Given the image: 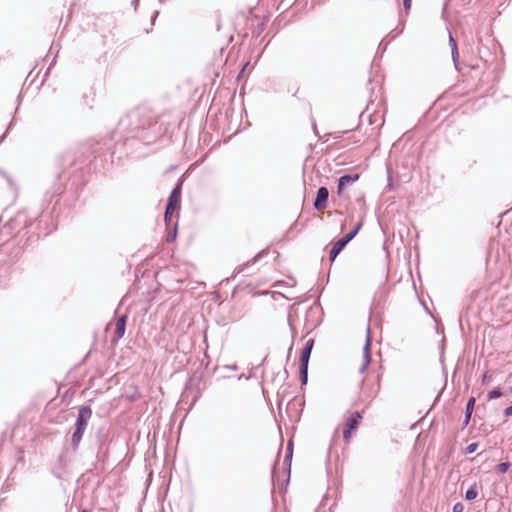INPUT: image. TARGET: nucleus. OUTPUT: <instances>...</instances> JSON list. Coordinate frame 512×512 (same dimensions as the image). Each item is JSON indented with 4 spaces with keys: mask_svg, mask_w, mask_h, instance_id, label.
<instances>
[{
    "mask_svg": "<svg viewBox=\"0 0 512 512\" xmlns=\"http://www.w3.org/2000/svg\"><path fill=\"white\" fill-rule=\"evenodd\" d=\"M510 467L511 464L509 462H501L496 466L495 470L498 473L504 474L509 470Z\"/></svg>",
    "mask_w": 512,
    "mask_h": 512,
    "instance_id": "a878e982",
    "label": "nucleus"
},
{
    "mask_svg": "<svg viewBox=\"0 0 512 512\" xmlns=\"http://www.w3.org/2000/svg\"><path fill=\"white\" fill-rule=\"evenodd\" d=\"M267 254H268V251L264 249V250L260 251L258 254H256L252 259H250L246 263L237 266L234 270L232 277H235L237 274L243 272L248 267L254 265L257 261H259L262 257H264Z\"/></svg>",
    "mask_w": 512,
    "mask_h": 512,
    "instance_id": "4468645a",
    "label": "nucleus"
},
{
    "mask_svg": "<svg viewBox=\"0 0 512 512\" xmlns=\"http://www.w3.org/2000/svg\"><path fill=\"white\" fill-rule=\"evenodd\" d=\"M16 236V232L14 229L6 230V223L3 225V227L0 229V244H4L7 242L10 238Z\"/></svg>",
    "mask_w": 512,
    "mask_h": 512,
    "instance_id": "aec40b11",
    "label": "nucleus"
},
{
    "mask_svg": "<svg viewBox=\"0 0 512 512\" xmlns=\"http://www.w3.org/2000/svg\"><path fill=\"white\" fill-rule=\"evenodd\" d=\"M449 44L451 47L452 60L455 64V66H457L458 59H459V52H458L457 42H456L455 38L452 36L451 32H449Z\"/></svg>",
    "mask_w": 512,
    "mask_h": 512,
    "instance_id": "6ab92c4d",
    "label": "nucleus"
},
{
    "mask_svg": "<svg viewBox=\"0 0 512 512\" xmlns=\"http://www.w3.org/2000/svg\"><path fill=\"white\" fill-rule=\"evenodd\" d=\"M502 395H503L502 390L499 387H497V388H494L493 390L489 391L487 394V397L489 400H492V399L499 398Z\"/></svg>",
    "mask_w": 512,
    "mask_h": 512,
    "instance_id": "393cba45",
    "label": "nucleus"
},
{
    "mask_svg": "<svg viewBox=\"0 0 512 512\" xmlns=\"http://www.w3.org/2000/svg\"><path fill=\"white\" fill-rule=\"evenodd\" d=\"M176 237H177V224H174L173 229H171L166 236V241L168 243H171L176 239Z\"/></svg>",
    "mask_w": 512,
    "mask_h": 512,
    "instance_id": "bb28decb",
    "label": "nucleus"
},
{
    "mask_svg": "<svg viewBox=\"0 0 512 512\" xmlns=\"http://www.w3.org/2000/svg\"><path fill=\"white\" fill-rule=\"evenodd\" d=\"M44 218L45 210L42 211L39 217H31L29 216L27 210H21L6 222V230L14 229L17 234L23 229H30L34 225V222H37L38 227H40V224L44 221Z\"/></svg>",
    "mask_w": 512,
    "mask_h": 512,
    "instance_id": "7ed1b4c3",
    "label": "nucleus"
},
{
    "mask_svg": "<svg viewBox=\"0 0 512 512\" xmlns=\"http://www.w3.org/2000/svg\"><path fill=\"white\" fill-rule=\"evenodd\" d=\"M475 403H476L475 397H470L468 399V401L466 403V407H465V416H464V420L462 423V429H464L468 426V424L471 420V416L474 411Z\"/></svg>",
    "mask_w": 512,
    "mask_h": 512,
    "instance_id": "dca6fc26",
    "label": "nucleus"
},
{
    "mask_svg": "<svg viewBox=\"0 0 512 512\" xmlns=\"http://www.w3.org/2000/svg\"><path fill=\"white\" fill-rule=\"evenodd\" d=\"M478 448V443L476 442H473V443H470L466 448H465V451L464 453L466 455H470V454H473Z\"/></svg>",
    "mask_w": 512,
    "mask_h": 512,
    "instance_id": "cd10ccee",
    "label": "nucleus"
},
{
    "mask_svg": "<svg viewBox=\"0 0 512 512\" xmlns=\"http://www.w3.org/2000/svg\"><path fill=\"white\" fill-rule=\"evenodd\" d=\"M505 417H511L512 416V404L508 407H506L503 411Z\"/></svg>",
    "mask_w": 512,
    "mask_h": 512,
    "instance_id": "473e14b6",
    "label": "nucleus"
},
{
    "mask_svg": "<svg viewBox=\"0 0 512 512\" xmlns=\"http://www.w3.org/2000/svg\"><path fill=\"white\" fill-rule=\"evenodd\" d=\"M96 442L98 446L108 445L109 443V431L106 426H101L96 432Z\"/></svg>",
    "mask_w": 512,
    "mask_h": 512,
    "instance_id": "a211bd4d",
    "label": "nucleus"
},
{
    "mask_svg": "<svg viewBox=\"0 0 512 512\" xmlns=\"http://www.w3.org/2000/svg\"><path fill=\"white\" fill-rule=\"evenodd\" d=\"M479 492L477 483H473L465 492V499L468 501H472L477 498Z\"/></svg>",
    "mask_w": 512,
    "mask_h": 512,
    "instance_id": "4be33fe9",
    "label": "nucleus"
},
{
    "mask_svg": "<svg viewBox=\"0 0 512 512\" xmlns=\"http://www.w3.org/2000/svg\"><path fill=\"white\" fill-rule=\"evenodd\" d=\"M313 129H314V133H315L316 135H318V131H317V128H316V124H315V123L313 124Z\"/></svg>",
    "mask_w": 512,
    "mask_h": 512,
    "instance_id": "a19ab883",
    "label": "nucleus"
},
{
    "mask_svg": "<svg viewBox=\"0 0 512 512\" xmlns=\"http://www.w3.org/2000/svg\"><path fill=\"white\" fill-rule=\"evenodd\" d=\"M70 463L71 458L68 456L67 451L62 452L58 456L57 461L51 468L52 474L58 479L62 478L63 474L66 472V469Z\"/></svg>",
    "mask_w": 512,
    "mask_h": 512,
    "instance_id": "39448f33",
    "label": "nucleus"
},
{
    "mask_svg": "<svg viewBox=\"0 0 512 512\" xmlns=\"http://www.w3.org/2000/svg\"><path fill=\"white\" fill-rule=\"evenodd\" d=\"M447 2H448V0H446V1H445V4H444V6H445V7H446V5H447Z\"/></svg>",
    "mask_w": 512,
    "mask_h": 512,
    "instance_id": "a18cd8bd",
    "label": "nucleus"
},
{
    "mask_svg": "<svg viewBox=\"0 0 512 512\" xmlns=\"http://www.w3.org/2000/svg\"><path fill=\"white\" fill-rule=\"evenodd\" d=\"M227 368L229 369H232V370H236L237 369V366L236 365H232V366H226Z\"/></svg>",
    "mask_w": 512,
    "mask_h": 512,
    "instance_id": "ea45409f",
    "label": "nucleus"
},
{
    "mask_svg": "<svg viewBox=\"0 0 512 512\" xmlns=\"http://www.w3.org/2000/svg\"><path fill=\"white\" fill-rule=\"evenodd\" d=\"M177 209V207L175 206H172L170 209H169V205L166 204V207H165V212H164V221L166 223V225L169 227L170 224H171V221H172V215H173V212Z\"/></svg>",
    "mask_w": 512,
    "mask_h": 512,
    "instance_id": "b1692460",
    "label": "nucleus"
},
{
    "mask_svg": "<svg viewBox=\"0 0 512 512\" xmlns=\"http://www.w3.org/2000/svg\"><path fill=\"white\" fill-rule=\"evenodd\" d=\"M128 316L126 314L121 315L115 324V337L116 339H121L126 331V323Z\"/></svg>",
    "mask_w": 512,
    "mask_h": 512,
    "instance_id": "f3484780",
    "label": "nucleus"
},
{
    "mask_svg": "<svg viewBox=\"0 0 512 512\" xmlns=\"http://www.w3.org/2000/svg\"><path fill=\"white\" fill-rule=\"evenodd\" d=\"M411 5H412V0H403V6H404V10H405L406 14L409 13V11L411 9Z\"/></svg>",
    "mask_w": 512,
    "mask_h": 512,
    "instance_id": "7c9ffc66",
    "label": "nucleus"
},
{
    "mask_svg": "<svg viewBox=\"0 0 512 512\" xmlns=\"http://www.w3.org/2000/svg\"><path fill=\"white\" fill-rule=\"evenodd\" d=\"M329 198V190L325 186L319 187L315 200L313 202V207L317 211H322L327 207Z\"/></svg>",
    "mask_w": 512,
    "mask_h": 512,
    "instance_id": "6e6552de",
    "label": "nucleus"
},
{
    "mask_svg": "<svg viewBox=\"0 0 512 512\" xmlns=\"http://www.w3.org/2000/svg\"><path fill=\"white\" fill-rule=\"evenodd\" d=\"M359 179V174H344L338 179L337 193L340 195L344 188Z\"/></svg>",
    "mask_w": 512,
    "mask_h": 512,
    "instance_id": "f8f14e48",
    "label": "nucleus"
},
{
    "mask_svg": "<svg viewBox=\"0 0 512 512\" xmlns=\"http://www.w3.org/2000/svg\"><path fill=\"white\" fill-rule=\"evenodd\" d=\"M487 380V373H485L482 377V383H485Z\"/></svg>",
    "mask_w": 512,
    "mask_h": 512,
    "instance_id": "58836bf2",
    "label": "nucleus"
},
{
    "mask_svg": "<svg viewBox=\"0 0 512 512\" xmlns=\"http://www.w3.org/2000/svg\"><path fill=\"white\" fill-rule=\"evenodd\" d=\"M51 230H47L44 232L45 235H48L50 233Z\"/></svg>",
    "mask_w": 512,
    "mask_h": 512,
    "instance_id": "37998d69",
    "label": "nucleus"
},
{
    "mask_svg": "<svg viewBox=\"0 0 512 512\" xmlns=\"http://www.w3.org/2000/svg\"><path fill=\"white\" fill-rule=\"evenodd\" d=\"M109 448L108 445H101L97 447L96 458L98 461L104 463L108 457Z\"/></svg>",
    "mask_w": 512,
    "mask_h": 512,
    "instance_id": "412c9836",
    "label": "nucleus"
},
{
    "mask_svg": "<svg viewBox=\"0 0 512 512\" xmlns=\"http://www.w3.org/2000/svg\"><path fill=\"white\" fill-rule=\"evenodd\" d=\"M92 417V409L89 405H83L78 409V415L75 424L83 429H87L88 423Z\"/></svg>",
    "mask_w": 512,
    "mask_h": 512,
    "instance_id": "1a4fd4ad",
    "label": "nucleus"
},
{
    "mask_svg": "<svg viewBox=\"0 0 512 512\" xmlns=\"http://www.w3.org/2000/svg\"><path fill=\"white\" fill-rule=\"evenodd\" d=\"M169 123L165 115H160L147 106H139L129 111L118 123V133L128 151L137 150V145L156 142L168 131Z\"/></svg>",
    "mask_w": 512,
    "mask_h": 512,
    "instance_id": "f257e3e1",
    "label": "nucleus"
},
{
    "mask_svg": "<svg viewBox=\"0 0 512 512\" xmlns=\"http://www.w3.org/2000/svg\"><path fill=\"white\" fill-rule=\"evenodd\" d=\"M371 335L370 329L367 328L366 342L363 347V363L359 367V373L363 374L366 372L370 362H371Z\"/></svg>",
    "mask_w": 512,
    "mask_h": 512,
    "instance_id": "0eeeda50",
    "label": "nucleus"
},
{
    "mask_svg": "<svg viewBox=\"0 0 512 512\" xmlns=\"http://www.w3.org/2000/svg\"><path fill=\"white\" fill-rule=\"evenodd\" d=\"M384 41H385V39H383V40L380 42V45H379V47H381L382 45H384V46H383V50H385V49H386V47H387L388 43L390 42V40H389L388 42H386L385 44H384Z\"/></svg>",
    "mask_w": 512,
    "mask_h": 512,
    "instance_id": "c9c22d12",
    "label": "nucleus"
},
{
    "mask_svg": "<svg viewBox=\"0 0 512 512\" xmlns=\"http://www.w3.org/2000/svg\"><path fill=\"white\" fill-rule=\"evenodd\" d=\"M314 339L310 338L306 341L304 347L301 350L300 361H299V376L301 385H306L308 382V366L310 356L314 347Z\"/></svg>",
    "mask_w": 512,
    "mask_h": 512,
    "instance_id": "20e7f679",
    "label": "nucleus"
},
{
    "mask_svg": "<svg viewBox=\"0 0 512 512\" xmlns=\"http://www.w3.org/2000/svg\"><path fill=\"white\" fill-rule=\"evenodd\" d=\"M158 13L159 12H155L154 17L152 18L153 21H154L155 17H157Z\"/></svg>",
    "mask_w": 512,
    "mask_h": 512,
    "instance_id": "79ce46f5",
    "label": "nucleus"
},
{
    "mask_svg": "<svg viewBox=\"0 0 512 512\" xmlns=\"http://www.w3.org/2000/svg\"><path fill=\"white\" fill-rule=\"evenodd\" d=\"M348 140H349V143H358L360 141V139L356 138L355 135H352L351 137H349Z\"/></svg>",
    "mask_w": 512,
    "mask_h": 512,
    "instance_id": "72a5a7b5",
    "label": "nucleus"
},
{
    "mask_svg": "<svg viewBox=\"0 0 512 512\" xmlns=\"http://www.w3.org/2000/svg\"><path fill=\"white\" fill-rule=\"evenodd\" d=\"M362 226H363L362 221L358 222L351 231H349L347 234H345L343 236L345 238V240H347L348 242L352 241L355 238V236L358 234V232L360 231Z\"/></svg>",
    "mask_w": 512,
    "mask_h": 512,
    "instance_id": "5701e85b",
    "label": "nucleus"
},
{
    "mask_svg": "<svg viewBox=\"0 0 512 512\" xmlns=\"http://www.w3.org/2000/svg\"><path fill=\"white\" fill-rule=\"evenodd\" d=\"M349 242L344 237L338 239L332 246L329 252V260L333 262L337 256L344 250Z\"/></svg>",
    "mask_w": 512,
    "mask_h": 512,
    "instance_id": "ddd939ff",
    "label": "nucleus"
},
{
    "mask_svg": "<svg viewBox=\"0 0 512 512\" xmlns=\"http://www.w3.org/2000/svg\"><path fill=\"white\" fill-rule=\"evenodd\" d=\"M510 391L512 392V387L510 388Z\"/></svg>",
    "mask_w": 512,
    "mask_h": 512,
    "instance_id": "49530a36",
    "label": "nucleus"
},
{
    "mask_svg": "<svg viewBox=\"0 0 512 512\" xmlns=\"http://www.w3.org/2000/svg\"><path fill=\"white\" fill-rule=\"evenodd\" d=\"M349 132V130H345V131H338V132H334V133H329V134H326V136L328 137H333L334 139H339L341 137H343L344 134H347Z\"/></svg>",
    "mask_w": 512,
    "mask_h": 512,
    "instance_id": "c85d7f7f",
    "label": "nucleus"
},
{
    "mask_svg": "<svg viewBox=\"0 0 512 512\" xmlns=\"http://www.w3.org/2000/svg\"><path fill=\"white\" fill-rule=\"evenodd\" d=\"M65 162L67 163V167L59 174L58 182L53 185V187L46 192L45 201H48L49 204L53 202L55 199V204L58 203L59 197L64 193V180L69 181L70 190L73 194H76L77 191L84 185V168L86 167V163L84 160L79 161L74 155L69 154L65 158Z\"/></svg>",
    "mask_w": 512,
    "mask_h": 512,
    "instance_id": "f03ea898",
    "label": "nucleus"
},
{
    "mask_svg": "<svg viewBox=\"0 0 512 512\" xmlns=\"http://www.w3.org/2000/svg\"><path fill=\"white\" fill-rule=\"evenodd\" d=\"M139 1H140V0H133V1L131 2V5L134 7V9H135V10H136V9H137V7H138Z\"/></svg>",
    "mask_w": 512,
    "mask_h": 512,
    "instance_id": "f704fd0d",
    "label": "nucleus"
},
{
    "mask_svg": "<svg viewBox=\"0 0 512 512\" xmlns=\"http://www.w3.org/2000/svg\"><path fill=\"white\" fill-rule=\"evenodd\" d=\"M464 505L461 502H457L453 505L452 511L453 512H463Z\"/></svg>",
    "mask_w": 512,
    "mask_h": 512,
    "instance_id": "c756f323",
    "label": "nucleus"
},
{
    "mask_svg": "<svg viewBox=\"0 0 512 512\" xmlns=\"http://www.w3.org/2000/svg\"><path fill=\"white\" fill-rule=\"evenodd\" d=\"M292 455H293V443L290 441L287 445L285 457L283 460L284 470L287 473L286 483H288L289 478H290Z\"/></svg>",
    "mask_w": 512,
    "mask_h": 512,
    "instance_id": "2eb2a0df",
    "label": "nucleus"
},
{
    "mask_svg": "<svg viewBox=\"0 0 512 512\" xmlns=\"http://www.w3.org/2000/svg\"><path fill=\"white\" fill-rule=\"evenodd\" d=\"M266 359H267V357L263 358L262 363H261V364H259V365H257V366L255 367V369H256V370L260 369V368L263 366V364L265 363Z\"/></svg>",
    "mask_w": 512,
    "mask_h": 512,
    "instance_id": "e433bc0d",
    "label": "nucleus"
},
{
    "mask_svg": "<svg viewBox=\"0 0 512 512\" xmlns=\"http://www.w3.org/2000/svg\"><path fill=\"white\" fill-rule=\"evenodd\" d=\"M85 433V429L80 427L77 424H74V431L71 435L70 444H71V450L73 452H76L79 449L81 440L83 438V435Z\"/></svg>",
    "mask_w": 512,
    "mask_h": 512,
    "instance_id": "9b49d317",
    "label": "nucleus"
},
{
    "mask_svg": "<svg viewBox=\"0 0 512 512\" xmlns=\"http://www.w3.org/2000/svg\"><path fill=\"white\" fill-rule=\"evenodd\" d=\"M361 419H362V416L359 411L353 412L348 417V419L345 422L344 429H343V438L345 441H348V439L351 436V433L354 432L358 428Z\"/></svg>",
    "mask_w": 512,
    "mask_h": 512,
    "instance_id": "423d86ee",
    "label": "nucleus"
},
{
    "mask_svg": "<svg viewBox=\"0 0 512 512\" xmlns=\"http://www.w3.org/2000/svg\"><path fill=\"white\" fill-rule=\"evenodd\" d=\"M181 192H182V181H179L175 187L170 192V195L167 200V205H169V209L172 206L179 208L180 200H181Z\"/></svg>",
    "mask_w": 512,
    "mask_h": 512,
    "instance_id": "9d476101",
    "label": "nucleus"
},
{
    "mask_svg": "<svg viewBox=\"0 0 512 512\" xmlns=\"http://www.w3.org/2000/svg\"><path fill=\"white\" fill-rule=\"evenodd\" d=\"M32 234H35V233H34V232H32ZM39 236H40V234H37L35 241H37V240L39 239ZM33 238H34V235H30V236H28L24 245L28 246V245H30L31 243H33V242H34V239H33Z\"/></svg>",
    "mask_w": 512,
    "mask_h": 512,
    "instance_id": "2f4dec72",
    "label": "nucleus"
},
{
    "mask_svg": "<svg viewBox=\"0 0 512 512\" xmlns=\"http://www.w3.org/2000/svg\"><path fill=\"white\" fill-rule=\"evenodd\" d=\"M80 512H89V511L86 509H82Z\"/></svg>",
    "mask_w": 512,
    "mask_h": 512,
    "instance_id": "c03bdc74",
    "label": "nucleus"
},
{
    "mask_svg": "<svg viewBox=\"0 0 512 512\" xmlns=\"http://www.w3.org/2000/svg\"><path fill=\"white\" fill-rule=\"evenodd\" d=\"M195 378L194 377H191L186 385V387H188L189 385H191L193 382H194Z\"/></svg>",
    "mask_w": 512,
    "mask_h": 512,
    "instance_id": "4c0bfd02",
    "label": "nucleus"
}]
</instances>
